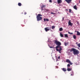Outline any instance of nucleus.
<instances>
[{
  "instance_id": "obj_1",
  "label": "nucleus",
  "mask_w": 80,
  "mask_h": 80,
  "mask_svg": "<svg viewBox=\"0 0 80 80\" xmlns=\"http://www.w3.org/2000/svg\"><path fill=\"white\" fill-rule=\"evenodd\" d=\"M54 42L57 45H58V46H57L56 47V51L58 52H59L60 53H62L61 51L62 50V46H60V45H61V42L57 40H54Z\"/></svg>"
},
{
  "instance_id": "obj_2",
  "label": "nucleus",
  "mask_w": 80,
  "mask_h": 80,
  "mask_svg": "<svg viewBox=\"0 0 80 80\" xmlns=\"http://www.w3.org/2000/svg\"><path fill=\"white\" fill-rule=\"evenodd\" d=\"M70 52H73L74 55H78L79 53V51L74 48L71 49Z\"/></svg>"
},
{
  "instance_id": "obj_3",
  "label": "nucleus",
  "mask_w": 80,
  "mask_h": 80,
  "mask_svg": "<svg viewBox=\"0 0 80 80\" xmlns=\"http://www.w3.org/2000/svg\"><path fill=\"white\" fill-rule=\"evenodd\" d=\"M42 16V15H41L40 14H39L37 16V21H39L41 20L42 19V17H41Z\"/></svg>"
},
{
  "instance_id": "obj_4",
  "label": "nucleus",
  "mask_w": 80,
  "mask_h": 80,
  "mask_svg": "<svg viewBox=\"0 0 80 80\" xmlns=\"http://www.w3.org/2000/svg\"><path fill=\"white\" fill-rule=\"evenodd\" d=\"M48 28H49V27H46L44 29L46 32H48V31H49L50 30H51V28H49L50 29Z\"/></svg>"
},
{
  "instance_id": "obj_5",
  "label": "nucleus",
  "mask_w": 80,
  "mask_h": 80,
  "mask_svg": "<svg viewBox=\"0 0 80 80\" xmlns=\"http://www.w3.org/2000/svg\"><path fill=\"white\" fill-rule=\"evenodd\" d=\"M66 62H67V63H70L71 65H72L73 64V63H72L71 61L68 59H66Z\"/></svg>"
},
{
  "instance_id": "obj_6",
  "label": "nucleus",
  "mask_w": 80,
  "mask_h": 80,
  "mask_svg": "<svg viewBox=\"0 0 80 80\" xmlns=\"http://www.w3.org/2000/svg\"><path fill=\"white\" fill-rule=\"evenodd\" d=\"M46 6L45 5H42V6L41 7L42 10H45V7Z\"/></svg>"
},
{
  "instance_id": "obj_7",
  "label": "nucleus",
  "mask_w": 80,
  "mask_h": 80,
  "mask_svg": "<svg viewBox=\"0 0 80 80\" xmlns=\"http://www.w3.org/2000/svg\"><path fill=\"white\" fill-rule=\"evenodd\" d=\"M70 21V20L69 21L68 24L69 25V26H71V27H72V26L73 25V23H71Z\"/></svg>"
},
{
  "instance_id": "obj_8",
  "label": "nucleus",
  "mask_w": 80,
  "mask_h": 80,
  "mask_svg": "<svg viewBox=\"0 0 80 80\" xmlns=\"http://www.w3.org/2000/svg\"><path fill=\"white\" fill-rule=\"evenodd\" d=\"M68 3L70 4L71 2H72V0H65Z\"/></svg>"
},
{
  "instance_id": "obj_9",
  "label": "nucleus",
  "mask_w": 80,
  "mask_h": 80,
  "mask_svg": "<svg viewBox=\"0 0 80 80\" xmlns=\"http://www.w3.org/2000/svg\"><path fill=\"white\" fill-rule=\"evenodd\" d=\"M62 2V0H58V4L61 3Z\"/></svg>"
},
{
  "instance_id": "obj_10",
  "label": "nucleus",
  "mask_w": 80,
  "mask_h": 80,
  "mask_svg": "<svg viewBox=\"0 0 80 80\" xmlns=\"http://www.w3.org/2000/svg\"><path fill=\"white\" fill-rule=\"evenodd\" d=\"M62 71H63V72H67V69H66V68H63L62 69Z\"/></svg>"
},
{
  "instance_id": "obj_11",
  "label": "nucleus",
  "mask_w": 80,
  "mask_h": 80,
  "mask_svg": "<svg viewBox=\"0 0 80 80\" xmlns=\"http://www.w3.org/2000/svg\"><path fill=\"white\" fill-rule=\"evenodd\" d=\"M73 8H74V9H75V10H77V5L74 6Z\"/></svg>"
},
{
  "instance_id": "obj_12",
  "label": "nucleus",
  "mask_w": 80,
  "mask_h": 80,
  "mask_svg": "<svg viewBox=\"0 0 80 80\" xmlns=\"http://www.w3.org/2000/svg\"><path fill=\"white\" fill-rule=\"evenodd\" d=\"M69 12L70 13H73V11L72 10V9H69Z\"/></svg>"
},
{
  "instance_id": "obj_13",
  "label": "nucleus",
  "mask_w": 80,
  "mask_h": 80,
  "mask_svg": "<svg viewBox=\"0 0 80 80\" xmlns=\"http://www.w3.org/2000/svg\"><path fill=\"white\" fill-rule=\"evenodd\" d=\"M72 70V68H67V70L68 72H69V71H71V70Z\"/></svg>"
},
{
  "instance_id": "obj_14",
  "label": "nucleus",
  "mask_w": 80,
  "mask_h": 80,
  "mask_svg": "<svg viewBox=\"0 0 80 80\" xmlns=\"http://www.w3.org/2000/svg\"><path fill=\"white\" fill-rule=\"evenodd\" d=\"M18 5L19 7H21V6H22V3L20 2H19L18 4Z\"/></svg>"
},
{
  "instance_id": "obj_15",
  "label": "nucleus",
  "mask_w": 80,
  "mask_h": 80,
  "mask_svg": "<svg viewBox=\"0 0 80 80\" xmlns=\"http://www.w3.org/2000/svg\"><path fill=\"white\" fill-rule=\"evenodd\" d=\"M77 35H79V36L80 35V33L78 31L77 32Z\"/></svg>"
},
{
  "instance_id": "obj_16",
  "label": "nucleus",
  "mask_w": 80,
  "mask_h": 80,
  "mask_svg": "<svg viewBox=\"0 0 80 80\" xmlns=\"http://www.w3.org/2000/svg\"><path fill=\"white\" fill-rule=\"evenodd\" d=\"M74 73L73 72H71V76H73Z\"/></svg>"
},
{
  "instance_id": "obj_17",
  "label": "nucleus",
  "mask_w": 80,
  "mask_h": 80,
  "mask_svg": "<svg viewBox=\"0 0 80 80\" xmlns=\"http://www.w3.org/2000/svg\"><path fill=\"white\" fill-rule=\"evenodd\" d=\"M62 30H63V28H59V31H60V32H62Z\"/></svg>"
},
{
  "instance_id": "obj_18",
  "label": "nucleus",
  "mask_w": 80,
  "mask_h": 80,
  "mask_svg": "<svg viewBox=\"0 0 80 80\" xmlns=\"http://www.w3.org/2000/svg\"><path fill=\"white\" fill-rule=\"evenodd\" d=\"M73 38L74 39H76L77 37H76V36L75 35H73Z\"/></svg>"
},
{
  "instance_id": "obj_19",
  "label": "nucleus",
  "mask_w": 80,
  "mask_h": 80,
  "mask_svg": "<svg viewBox=\"0 0 80 80\" xmlns=\"http://www.w3.org/2000/svg\"><path fill=\"white\" fill-rule=\"evenodd\" d=\"M60 35L61 37H63V35L61 33H60Z\"/></svg>"
},
{
  "instance_id": "obj_20",
  "label": "nucleus",
  "mask_w": 80,
  "mask_h": 80,
  "mask_svg": "<svg viewBox=\"0 0 80 80\" xmlns=\"http://www.w3.org/2000/svg\"><path fill=\"white\" fill-rule=\"evenodd\" d=\"M70 65L69 64H68L67 65V68H70Z\"/></svg>"
},
{
  "instance_id": "obj_21",
  "label": "nucleus",
  "mask_w": 80,
  "mask_h": 80,
  "mask_svg": "<svg viewBox=\"0 0 80 80\" xmlns=\"http://www.w3.org/2000/svg\"><path fill=\"white\" fill-rule=\"evenodd\" d=\"M55 28V26H52V29H53L54 28Z\"/></svg>"
},
{
  "instance_id": "obj_22",
  "label": "nucleus",
  "mask_w": 80,
  "mask_h": 80,
  "mask_svg": "<svg viewBox=\"0 0 80 80\" xmlns=\"http://www.w3.org/2000/svg\"><path fill=\"white\" fill-rule=\"evenodd\" d=\"M68 32V33L69 34H70V35H72V34H73V33L70 32Z\"/></svg>"
},
{
  "instance_id": "obj_23",
  "label": "nucleus",
  "mask_w": 80,
  "mask_h": 80,
  "mask_svg": "<svg viewBox=\"0 0 80 80\" xmlns=\"http://www.w3.org/2000/svg\"><path fill=\"white\" fill-rule=\"evenodd\" d=\"M64 36L65 37H68V35L67 34H66L64 35Z\"/></svg>"
},
{
  "instance_id": "obj_24",
  "label": "nucleus",
  "mask_w": 80,
  "mask_h": 80,
  "mask_svg": "<svg viewBox=\"0 0 80 80\" xmlns=\"http://www.w3.org/2000/svg\"><path fill=\"white\" fill-rule=\"evenodd\" d=\"M68 42H67V43L65 42V46H67V45H68Z\"/></svg>"
},
{
  "instance_id": "obj_25",
  "label": "nucleus",
  "mask_w": 80,
  "mask_h": 80,
  "mask_svg": "<svg viewBox=\"0 0 80 80\" xmlns=\"http://www.w3.org/2000/svg\"><path fill=\"white\" fill-rule=\"evenodd\" d=\"M77 45L78 47H79V48H80V43H78Z\"/></svg>"
},
{
  "instance_id": "obj_26",
  "label": "nucleus",
  "mask_w": 80,
  "mask_h": 80,
  "mask_svg": "<svg viewBox=\"0 0 80 80\" xmlns=\"http://www.w3.org/2000/svg\"><path fill=\"white\" fill-rule=\"evenodd\" d=\"M46 21H47V22H48L49 21V19L48 18H46Z\"/></svg>"
},
{
  "instance_id": "obj_27",
  "label": "nucleus",
  "mask_w": 80,
  "mask_h": 80,
  "mask_svg": "<svg viewBox=\"0 0 80 80\" xmlns=\"http://www.w3.org/2000/svg\"><path fill=\"white\" fill-rule=\"evenodd\" d=\"M50 48H53V47L52 46H50Z\"/></svg>"
},
{
  "instance_id": "obj_28",
  "label": "nucleus",
  "mask_w": 80,
  "mask_h": 80,
  "mask_svg": "<svg viewBox=\"0 0 80 80\" xmlns=\"http://www.w3.org/2000/svg\"><path fill=\"white\" fill-rule=\"evenodd\" d=\"M24 15H26V14H27V12H24Z\"/></svg>"
},
{
  "instance_id": "obj_29",
  "label": "nucleus",
  "mask_w": 80,
  "mask_h": 80,
  "mask_svg": "<svg viewBox=\"0 0 80 80\" xmlns=\"http://www.w3.org/2000/svg\"><path fill=\"white\" fill-rule=\"evenodd\" d=\"M51 14H53V15H54V14H55V13L53 12H51Z\"/></svg>"
},
{
  "instance_id": "obj_30",
  "label": "nucleus",
  "mask_w": 80,
  "mask_h": 80,
  "mask_svg": "<svg viewBox=\"0 0 80 80\" xmlns=\"http://www.w3.org/2000/svg\"><path fill=\"white\" fill-rule=\"evenodd\" d=\"M49 2H50V3H52V0H49Z\"/></svg>"
},
{
  "instance_id": "obj_31",
  "label": "nucleus",
  "mask_w": 80,
  "mask_h": 80,
  "mask_svg": "<svg viewBox=\"0 0 80 80\" xmlns=\"http://www.w3.org/2000/svg\"><path fill=\"white\" fill-rule=\"evenodd\" d=\"M58 59H60V56H58Z\"/></svg>"
},
{
  "instance_id": "obj_32",
  "label": "nucleus",
  "mask_w": 80,
  "mask_h": 80,
  "mask_svg": "<svg viewBox=\"0 0 80 80\" xmlns=\"http://www.w3.org/2000/svg\"><path fill=\"white\" fill-rule=\"evenodd\" d=\"M44 22H45V21H46V19L44 18Z\"/></svg>"
},
{
  "instance_id": "obj_33",
  "label": "nucleus",
  "mask_w": 80,
  "mask_h": 80,
  "mask_svg": "<svg viewBox=\"0 0 80 80\" xmlns=\"http://www.w3.org/2000/svg\"><path fill=\"white\" fill-rule=\"evenodd\" d=\"M62 20H64V18H63L62 19Z\"/></svg>"
},
{
  "instance_id": "obj_34",
  "label": "nucleus",
  "mask_w": 80,
  "mask_h": 80,
  "mask_svg": "<svg viewBox=\"0 0 80 80\" xmlns=\"http://www.w3.org/2000/svg\"><path fill=\"white\" fill-rule=\"evenodd\" d=\"M46 10L47 11V12H48L49 11L48 9H46Z\"/></svg>"
},
{
  "instance_id": "obj_35",
  "label": "nucleus",
  "mask_w": 80,
  "mask_h": 80,
  "mask_svg": "<svg viewBox=\"0 0 80 80\" xmlns=\"http://www.w3.org/2000/svg\"><path fill=\"white\" fill-rule=\"evenodd\" d=\"M65 10L66 11H68V9H65Z\"/></svg>"
},
{
  "instance_id": "obj_36",
  "label": "nucleus",
  "mask_w": 80,
  "mask_h": 80,
  "mask_svg": "<svg viewBox=\"0 0 80 80\" xmlns=\"http://www.w3.org/2000/svg\"><path fill=\"white\" fill-rule=\"evenodd\" d=\"M78 44V42H77L76 44Z\"/></svg>"
},
{
  "instance_id": "obj_37",
  "label": "nucleus",
  "mask_w": 80,
  "mask_h": 80,
  "mask_svg": "<svg viewBox=\"0 0 80 80\" xmlns=\"http://www.w3.org/2000/svg\"><path fill=\"white\" fill-rule=\"evenodd\" d=\"M22 14H23V12H22Z\"/></svg>"
},
{
  "instance_id": "obj_38",
  "label": "nucleus",
  "mask_w": 80,
  "mask_h": 80,
  "mask_svg": "<svg viewBox=\"0 0 80 80\" xmlns=\"http://www.w3.org/2000/svg\"><path fill=\"white\" fill-rule=\"evenodd\" d=\"M56 61H58V60H57Z\"/></svg>"
},
{
  "instance_id": "obj_39",
  "label": "nucleus",
  "mask_w": 80,
  "mask_h": 80,
  "mask_svg": "<svg viewBox=\"0 0 80 80\" xmlns=\"http://www.w3.org/2000/svg\"><path fill=\"white\" fill-rule=\"evenodd\" d=\"M79 2L80 3V2Z\"/></svg>"
}]
</instances>
